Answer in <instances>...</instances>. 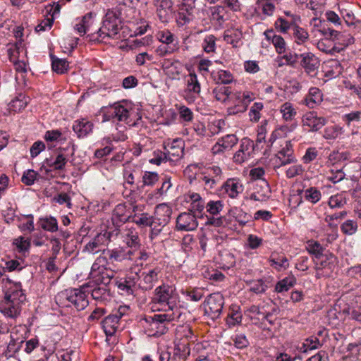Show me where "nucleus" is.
<instances>
[{"instance_id":"obj_1","label":"nucleus","mask_w":361,"mask_h":361,"mask_svg":"<svg viewBox=\"0 0 361 361\" xmlns=\"http://www.w3.org/2000/svg\"><path fill=\"white\" fill-rule=\"evenodd\" d=\"M171 214L172 211L169 207L165 204H161L156 207L154 216L143 213L140 216H133L132 221L140 226H149L151 228L150 238L153 240L169 222Z\"/></svg>"},{"instance_id":"obj_2","label":"nucleus","mask_w":361,"mask_h":361,"mask_svg":"<svg viewBox=\"0 0 361 361\" xmlns=\"http://www.w3.org/2000/svg\"><path fill=\"white\" fill-rule=\"evenodd\" d=\"M137 110L130 102H118L106 109L104 113V121L123 122L129 126H134L136 125V121L141 118Z\"/></svg>"},{"instance_id":"obj_3","label":"nucleus","mask_w":361,"mask_h":361,"mask_svg":"<svg viewBox=\"0 0 361 361\" xmlns=\"http://www.w3.org/2000/svg\"><path fill=\"white\" fill-rule=\"evenodd\" d=\"M89 290L80 288L65 290L60 293L56 298V301L61 304L69 307L73 305L78 311L84 310L89 304L87 299V293Z\"/></svg>"},{"instance_id":"obj_4","label":"nucleus","mask_w":361,"mask_h":361,"mask_svg":"<svg viewBox=\"0 0 361 361\" xmlns=\"http://www.w3.org/2000/svg\"><path fill=\"white\" fill-rule=\"evenodd\" d=\"M120 12L118 9L109 10L103 20V25L97 34L100 40L108 38H116L120 30Z\"/></svg>"},{"instance_id":"obj_5","label":"nucleus","mask_w":361,"mask_h":361,"mask_svg":"<svg viewBox=\"0 0 361 361\" xmlns=\"http://www.w3.org/2000/svg\"><path fill=\"white\" fill-rule=\"evenodd\" d=\"M224 298L220 293L210 294L204 302V314L212 319L219 318L222 312Z\"/></svg>"},{"instance_id":"obj_6","label":"nucleus","mask_w":361,"mask_h":361,"mask_svg":"<svg viewBox=\"0 0 361 361\" xmlns=\"http://www.w3.org/2000/svg\"><path fill=\"white\" fill-rule=\"evenodd\" d=\"M174 288L169 286H161L156 289L154 301L159 305L167 307L168 310H173L176 307L177 295Z\"/></svg>"},{"instance_id":"obj_7","label":"nucleus","mask_w":361,"mask_h":361,"mask_svg":"<svg viewBox=\"0 0 361 361\" xmlns=\"http://www.w3.org/2000/svg\"><path fill=\"white\" fill-rule=\"evenodd\" d=\"M114 270L99 265L97 262L92 264L90 272V281L89 286H94L96 283L108 286L114 277Z\"/></svg>"},{"instance_id":"obj_8","label":"nucleus","mask_w":361,"mask_h":361,"mask_svg":"<svg viewBox=\"0 0 361 361\" xmlns=\"http://www.w3.org/2000/svg\"><path fill=\"white\" fill-rule=\"evenodd\" d=\"M184 82L185 84V99L188 102H194L201 92V85L198 80L197 75L194 71H190L185 76Z\"/></svg>"},{"instance_id":"obj_9","label":"nucleus","mask_w":361,"mask_h":361,"mask_svg":"<svg viewBox=\"0 0 361 361\" xmlns=\"http://www.w3.org/2000/svg\"><path fill=\"white\" fill-rule=\"evenodd\" d=\"M75 151V145L70 142L66 147L59 149V152L54 159L47 160V164L55 170H62L67 163L68 157L73 156Z\"/></svg>"},{"instance_id":"obj_10","label":"nucleus","mask_w":361,"mask_h":361,"mask_svg":"<svg viewBox=\"0 0 361 361\" xmlns=\"http://www.w3.org/2000/svg\"><path fill=\"white\" fill-rule=\"evenodd\" d=\"M297 159L294 155L293 145L290 141H286L285 145L275 156V168H279L288 164H295Z\"/></svg>"},{"instance_id":"obj_11","label":"nucleus","mask_w":361,"mask_h":361,"mask_svg":"<svg viewBox=\"0 0 361 361\" xmlns=\"http://www.w3.org/2000/svg\"><path fill=\"white\" fill-rule=\"evenodd\" d=\"M194 8L195 1L193 0H185L180 4L176 17V22L179 26H183L193 19Z\"/></svg>"},{"instance_id":"obj_12","label":"nucleus","mask_w":361,"mask_h":361,"mask_svg":"<svg viewBox=\"0 0 361 361\" xmlns=\"http://www.w3.org/2000/svg\"><path fill=\"white\" fill-rule=\"evenodd\" d=\"M271 190L269 184L266 180H261L257 182L249 199L254 201L265 202L271 197Z\"/></svg>"},{"instance_id":"obj_13","label":"nucleus","mask_w":361,"mask_h":361,"mask_svg":"<svg viewBox=\"0 0 361 361\" xmlns=\"http://www.w3.org/2000/svg\"><path fill=\"white\" fill-rule=\"evenodd\" d=\"M238 142V139L234 134H228L218 140L212 147L213 154H221L233 148Z\"/></svg>"},{"instance_id":"obj_14","label":"nucleus","mask_w":361,"mask_h":361,"mask_svg":"<svg viewBox=\"0 0 361 361\" xmlns=\"http://www.w3.org/2000/svg\"><path fill=\"white\" fill-rule=\"evenodd\" d=\"M154 4L159 20L164 23L169 22L173 14L172 0H154Z\"/></svg>"},{"instance_id":"obj_15","label":"nucleus","mask_w":361,"mask_h":361,"mask_svg":"<svg viewBox=\"0 0 361 361\" xmlns=\"http://www.w3.org/2000/svg\"><path fill=\"white\" fill-rule=\"evenodd\" d=\"M302 122L304 127L309 128V131L316 132L326 125L327 120L324 117L317 116L315 112L310 111L303 116Z\"/></svg>"},{"instance_id":"obj_16","label":"nucleus","mask_w":361,"mask_h":361,"mask_svg":"<svg viewBox=\"0 0 361 361\" xmlns=\"http://www.w3.org/2000/svg\"><path fill=\"white\" fill-rule=\"evenodd\" d=\"M254 147L253 142L247 138L244 137L241 140L239 149L233 156V161L237 164H242L247 160L252 152Z\"/></svg>"},{"instance_id":"obj_17","label":"nucleus","mask_w":361,"mask_h":361,"mask_svg":"<svg viewBox=\"0 0 361 361\" xmlns=\"http://www.w3.org/2000/svg\"><path fill=\"white\" fill-rule=\"evenodd\" d=\"M198 223L195 214L191 212H183L176 219V227L179 231H193L197 227Z\"/></svg>"},{"instance_id":"obj_18","label":"nucleus","mask_w":361,"mask_h":361,"mask_svg":"<svg viewBox=\"0 0 361 361\" xmlns=\"http://www.w3.org/2000/svg\"><path fill=\"white\" fill-rule=\"evenodd\" d=\"M300 58L305 71L312 77L315 76L320 65L318 58L310 52L300 54Z\"/></svg>"},{"instance_id":"obj_19","label":"nucleus","mask_w":361,"mask_h":361,"mask_svg":"<svg viewBox=\"0 0 361 361\" xmlns=\"http://www.w3.org/2000/svg\"><path fill=\"white\" fill-rule=\"evenodd\" d=\"M243 185L238 178H228L221 186V192L231 198H236L243 191Z\"/></svg>"},{"instance_id":"obj_20","label":"nucleus","mask_w":361,"mask_h":361,"mask_svg":"<svg viewBox=\"0 0 361 361\" xmlns=\"http://www.w3.org/2000/svg\"><path fill=\"white\" fill-rule=\"evenodd\" d=\"M130 217L131 213L127 209L126 204H118L113 211L111 221L114 226L118 228L128 221Z\"/></svg>"},{"instance_id":"obj_21","label":"nucleus","mask_w":361,"mask_h":361,"mask_svg":"<svg viewBox=\"0 0 361 361\" xmlns=\"http://www.w3.org/2000/svg\"><path fill=\"white\" fill-rule=\"evenodd\" d=\"M174 319L173 314H159L149 316L145 319L149 324L152 329H157V331L162 332L165 327V322H169Z\"/></svg>"},{"instance_id":"obj_22","label":"nucleus","mask_w":361,"mask_h":361,"mask_svg":"<svg viewBox=\"0 0 361 361\" xmlns=\"http://www.w3.org/2000/svg\"><path fill=\"white\" fill-rule=\"evenodd\" d=\"M90 281L82 285V288L89 290L93 299L96 300H105L109 295V290L106 286L102 285L100 283H96L94 286H89Z\"/></svg>"},{"instance_id":"obj_23","label":"nucleus","mask_w":361,"mask_h":361,"mask_svg":"<svg viewBox=\"0 0 361 361\" xmlns=\"http://www.w3.org/2000/svg\"><path fill=\"white\" fill-rule=\"evenodd\" d=\"M139 279L140 276L137 273H130L127 275L123 281L117 282V286L121 290L132 295Z\"/></svg>"},{"instance_id":"obj_24","label":"nucleus","mask_w":361,"mask_h":361,"mask_svg":"<svg viewBox=\"0 0 361 361\" xmlns=\"http://www.w3.org/2000/svg\"><path fill=\"white\" fill-rule=\"evenodd\" d=\"M13 244L16 246V248H30L32 246L39 247V246H49L48 244L44 243V240L42 238H25L20 236L16 238L13 240Z\"/></svg>"},{"instance_id":"obj_25","label":"nucleus","mask_w":361,"mask_h":361,"mask_svg":"<svg viewBox=\"0 0 361 361\" xmlns=\"http://www.w3.org/2000/svg\"><path fill=\"white\" fill-rule=\"evenodd\" d=\"M93 123L85 118L76 120L73 125V130L78 137H84L92 132Z\"/></svg>"},{"instance_id":"obj_26","label":"nucleus","mask_w":361,"mask_h":361,"mask_svg":"<svg viewBox=\"0 0 361 361\" xmlns=\"http://www.w3.org/2000/svg\"><path fill=\"white\" fill-rule=\"evenodd\" d=\"M312 255L317 265L325 267L327 264L333 262L334 256L328 254V250H307Z\"/></svg>"},{"instance_id":"obj_27","label":"nucleus","mask_w":361,"mask_h":361,"mask_svg":"<svg viewBox=\"0 0 361 361\" xmlns=\"http://www.w3.org/2000/svg\"><path fill=\"white\" fill-rule=\"evenodd\" d=\"M266 39L271 41L276 51L279 54H282L286 51V42L284 39L274 33L273 30H267L264 32Z\"/></svg>"},{"instance_id":"obj_28","label":"nucleus","mask_w":361,"mask_h":361,"mask_svg":"<svg viewBox=\"0 0 361 361\" xmlns=\"http://www.w3.org/2000/svg\"><path fill=\"white\" fill-rule=\"evenodd\" d=\"M323 100V95L321 90L317 87H311L308 94L304 99L305 104L310 109L314 108Z\"/></svg>"},{"instance_id":"obj_29","label":"nucleus","mask_w":361,"mask_h":361,"mask_svg":"<svg viewBox=\"0 0 361 361\" xmlns=\"http://www.w3.org/2000/svg\"><path fill=\"white\" fill-rule=\"evenodd\" d=\"M243 32L238 28L228 29L224 32V40L233 47H238L241 42Z\"/></svg>"},{"instance_id":"obj_30","label":"nucleus","mask_w":361,"mask_h":361,"mask_svg":"<svg viewBox=\"0 0 361 361\" xmlns=\"http://www.w3.org/2000/svg\"><path fill=\"white\" fill-rule=\"evenodd\" d=\"M302 198L305 200L314 204L319 202L322 198L320 190L316 187H310L307 189L299 191Z\"/></svg>"},{"instance_id":"obj_31","label":"nucleus","mask_w":361,"mask_h":361,"mask_svg":"<svg viewBox=\"0 0 361 361\" xmlns=\"http://www.w3.org/2000/svg\"><path fill=\"white\" fill-rule=\"evenodd\" d=\"M118 322L117 316L113 314L106 317L102 321V327L107 337L111 336L115 334L118 328Z\"/></svg>"},{"instance_id":"obj_32","label":"nucleus","mask_w":361,"mask_h":361,"mask_svg":"<svg viewBox=\"0 0 361 361\" xmlns=\"http://www.w3.org/2000/svg\"><path fill=\"white\" fill-rule=\"evenodd\" d=\"M214 81L218 85H227L231 83L233 80V75L229 71L218 70L214 71L211 73Z\"/></svg>"},{"instance_id":"obj_33","label":"nucleus","mask_w":361,"mask_h":361,"mask_svg":"<svg viewBox=\"0 0 361 361\" xmlns=\"http://www.w3.org/2000/svg\"><path fill=\"white\" fill-rule=\"evenodd\" d=\"M217 38L212 34H206L202 40L201 47L204 52L210 54L216 52Z\"/></svg>"},{"instance_id":"obj_34","label":"nucleus","mask_w":361,"mask_h":361,"mask_svg":"<svg viewBox=\"0 0 361 361\" xmlns=\"http://www.w3.org/2000/svg\"><path fill=\"white\" fill-rule=\"evenodd\" d=\"M182 142L179 140H174L171 143L170 148L167 149L166 147H164L166 149V154L169 158V161H172L173 158L176 157V159H180L183 155V147L181 145Z\"/></svg>"},{"instance_id":"obj_35","label":"nucleus","mask_w":361,"mask_h":361,"mask_svg":"<svg viewBox=\"0 0 361 361\" xmlns=\"http://www.w3.org/2000/svg\"><path fill=\"white\" fill-rule=\"evenodd\" d=\"M158 271L154 269L150 270L147 274L142 273L143 279L139 286L143 290H150L154 286V283L157 281Z\"/></svg>"},{"instance_id":"obj_36","label":"nucleus","mask_w":361,"mask_h":361,"mask_svg":"<svg viewBox=\"0 0 361 361\" xmlns=\"http://www.w3.org/2000/svg\"><path fill=\"white\" fill-rule=\"evenodd\" d=\"M211 20L216 22L219 26L225 21L226 10L222 6H215L210 8Z\"/></svg>"},{"instance_id":"obj_37","label":"nucleus","mask_w":361,"mask_h":361,"mask_svg":"<svg viewBox=\"0 0 361 361\" xmlns=\"http://www.w3.org/2000/svg\"><path fill=\"white\" fill-rule=\"evenodd\" d=\"M298 23L289 20L285 18L283 16H280L275 21L274 26L275 28L280 32L285 34L287 33L289 30H293V27H295Z\"/></svg>"},{"instance_id":"obj_38","label":"nucleus","mask_w":361,"mask_h":361,"mask_svg":"<svg viewBox=\"0 0 361 361\" xmlns=\"http://www.w3.org/2000/svg\"><path fill=\"white\" fill-rule=\"evenodd\" d=\"M110 235L111 233L109 232L105 231L104 233H98L92 241L90 242L86 246L85 248H88V246L92 248L99 247V246H107L110 241Z\"/></svg>"},{"instance_id":"obj_39","label":"nucleus","mask_w":361,"mask_h":361,"mask_svg":"<svg viewBox=\"0 0 361 361\" xmlns=\"http://www.w3.org/2000/svg\"><path fill=\"white\" fill-rule=\"evenodd\" d=\"M37 225L44 231L50 232H54L58 230L57 221L52 216L40 218L37 221Z\"/></svg>"},{"instance_id":"obj_40","label":"nucleus","mask_w":361,"mask_h":361,"mask_svg":"<svg viewBox=\"0 0 361 361\" xmlns=\"http://www.w3.org/2000/svg\"><path fill=\"white\" fill-rule=\"evenodd\" d=\"M231 93V88L218 85L212 90V94L217 101L226 102Z\"/></svg>"},{"instance_id":"obj_41","label":"nucleus","mask_w":361,"mask_h":361,"mask_svg":"<svg viewBox=\"0 0 361 361\" xmlns=\"http://www.w3.org/2000/svg\"><path fill=\"white\" fill-rule=\"evenodd\" d=\"M51 67L54 72L59 74H63L68 68V62L66 59H59L55 56L51 55Z\"/></svg>"},{"instance_id":"obj_42","label":"nucleus","mask_w":361,"mask_h":361,"mask_svg":"<svg viewBox=\"0 0 361 361\" xmlns=\"http://www.w3.org/2000/svg\"><path fill=\"white\" fill-rule=\"evenodd\" d=\"M293 37L298 44H305L309 39V34L305 29L300 27L298 24L293 27Z\"/></svg>"},{"instance_id":"obj_43","label":"nucleus","mask_w":361,"mask_h":361,"mask_svg":"<svg viewBox=\"0 0 361 361\" xmlns=\"http://www.w3.org/2000/svg\"><path fill=\"white\" fill-rule=\"evenodd\" d=\"M280 111L282 114L283 118L286 121H290L293 120L297 114L293 105L290 102H285L283 104L280 108Z\"/></svg>"},{"instance_id":"obj_44","label":"nucleus","mask_w":361,"mask_h":361,"mask_svg":"<svg viewBox=\"0 0 361 361\" xmlns=\"http://www.w3.org/2000/svg\"><path fill=\"white\" fill-rule=\"evenodd\" d=\"M226 122L224 119H216L209 123L207 130L209 137L214 136L222 132L225 128Z\"/></svg>"},{"instance_id":"obj_45","label":"nucleus","mask_w":361,"mask_h":361,"mask_svg":"<svg viewBox=\"0 0 361 361\" xmlns=\"http://www.w3.org/2000/svg\"><path fill=\"white\" fill-rule=\"evenodd\" d=\"M231 212L235 221L241 226H245L252 219V216L250 214L245 212L240 208L235 207L231 210Z\"/></svg>"},{"instance_id":"obj_46","label":"nucleus","mask_w":361,"mask_h":361,"mask_svg":"<svg viewBox=\"0 0 361 361\" xmlns=\"http://www.w3.org/2000/svg\"><path fill=\"white\" fill-rule=\"evenodd\" d=\"M347 203L345 197L343 194H336L329 197L328 204L331 209L343 208Z\"/></svg>"},{"instance_id":"obj_47","label":"nucleus","mask_w":361,"mask_h":361,"mask_svg":"<svg viewBox=\"0 0 361 361\" xmlns=\"http://www.w3.org/2000/svg\"><path fill=\"white\" fill-rule=\"evenodd\" d=\"M343 133V128L337 125L326 127L324 130L323 137L326 140H334Z\"/></svg>"},{"instance_id":"obj_48","label":"nucleus","mask_w":361,"mask_h":361,"mask_svg":"<svg viewBox=\"0 0 361 361\" xmlns=\"http://www.w3.org/2000/svg\"><path fill=\"white\" fill-rule=\"evenodd\" d=\"M295 283V279L293 276L286 277L276 283L275 290L278 293L287 291L290 287L293 286Z\"/></svg>"},{"instance_id":"obj_49","label":"nucleus","mask_w":361,"mask_h":361,"mask_svg":"<svg viewBox=\"0 0 361 361\" xmlns=\"http://www.w3.org/2000/svg\"><path fill=\"white\" fill-rule=\"evenodd\" d=\"M224 204L221 200L208 202L206 205L207 212L212 216L218 215L224 208Z\"/></svg>"},{"instance_id":"obj_50","label":"nucleus","mask_w":361,"mask_h":361,"mask_svg":"<svg viewBox=\"0 0 361 361\" xmlns=\"http://www.w3.org/2000/svg\"><path fill=\"white\" fill-rule=\"evenodd\" d=\"M329 70L326 71V75L336 78L341 75L343 71V68L338 60H331L329 62Z\"/></svg>"},{"instance_id":"obj_51","label":"nucleus","mask_w":361,"mask_h":361,"mask_svg":"<svg viewBox=\"0 0 361 361\" xmlns=\"http://www.w3.org/2000/svg\"><path fill=\"white\" fill-rule=\"evenodd\" d=\"M264 104L262 102H255L251 106L249 111L250 120L252 122H257L260 117V111L263 109Z\"/></svg>"},{"instance_id":"obj_52","label":"nucleus","mask_w":361,"mask_h":361,"mask_svg":"<svg viewBox=\"0 0 361 361\" xmlns=\"http://www.w3.org/2000/svg\"><path fill=\"white\" fill-rule=\"evenodd\" d=\"M187 350L186 345H177L175 346L173 352V355H171V361H180L182 359H185L186 355L190 353L189 350L185 352Z\"/></svg>"},{"instance_id":"obj_53","label":"nucleus","mask_w":361,"mask_h":361,"mask_svg":"<svg viewBox=\"0 0 361 361\" xmlns=\"http://www.w3.org/2000/svg\"><path fill=\"white\" fill-rule=\"evenodd\" d=\"M142 185L141 188L145 186H152L159 180V175L156 172L145 171L142 175Z\"/></svg>"},{"instance_id":"obj_54","label":"nucleus","mask_w":361,"mask_h":361,"mask_svg":"<svg viewBox=\"0 0 361 361\" xmlns=\"http://www.w3.org/2000/svg\"><path fill=\"white\" fill-rule=\"evenodd\" d=\"M27 104V98L23 94H20L15 99H13L11 103V108L15 111H20L25 109Z\"/></svg>"},{"instance_id":"obj_55","label":"nucleus","mask_w":361,"mask_h":361,"mask_svg":"<svg viewBox=\"0 0 361 361\" xmlns=\"http://www.w3.org/2000/svg\"><path fill=\"white\" fill-rule=\"evenodd\" d=\"M347 215L346 211H341L331 214H327L325 217V221L331 226H336L337 223L344 219Z\"/></svg>"},{"instance_id":"obj_56","label":"nucleus","mask_w":361,"mask_h":361,"mask_svg":"<svg viewBox=\"0 0 361 361\" xmlns=\"http://www.w3.org/2000/svg\"><path fill=\"white\" fill-rule=\"evenodd\" d=\"M320 345L319 339L317 337H311L305 340L302 343L300 350L306 353L308 350H315Z\"/></svg>"},{"instance_id":"obj_57","label":"nucleus","mask_w":361,"mask_h":361,"mask_svg":"<svg viewBox=\"0 0 361 361\" xmlns=\"http://www.w3.org/2000/svg\"><path fill=\"white\" fill-rule=\"evenodd\" d=\"M157 37L162 44L176 45L173 44L175 40L174 35L169 30L159 31L157 35Z\"/></svg>"},{"instance_id":"obj_58","label":"nucleus","mask_w":361,"mask_h":361,"mask_svg":"<svg viewBox=\"0 0 361 361\" xmlns=\"http://www.w3.org/2000/svg\"><path fill=\"white\" fill-rule=\"evenodd\" d=\"M177 49L176 45L161 44L155 49L156 54L164 57L173 54Z\"/></svg>"},{"instance_id":"obj_59","label":"nucleus","mask_w":361,"mask_h":361,"mask_svg":"<svg viewBox=\"0 0 361 361\" xmlns=\"http://www.w3.org/2000/svg\"><path fill=\"white\" fill-rule=\"evenodd\" d=\"M345 174L341 169L330 170L326 175V179L333 183H337L345 178Z\"/></svg>"},{"instance_id":"obj_60","label":"nucleus","mask_w":361,"mask_h":361,"mask_svg":"<svg viewBox=\"0 0 361 361\" xmlns=\"http://www.w3.org/2000/svg\"><path fill=\"white\" fill-rule=\"evenodd\" d=\"M152 156L153 157L149 159V163L152 164L159 166L162 163L169 161V158L166 152H163L161 151L157 150L153 152Z\"/></svg>"},{"instance_id":"obj_61","label":"nucleus","mask_w":361,"mask_h":361,"mask_svg":"<svg viewBox=\"0 0 361 361\" xmlns=\"http://www.w3.org/2000/svg\"><path fill=\"white\" fill-rule=\"evenodd\" d=\"M341 231L347 235H353L357 230V224L354 220H347L341 225Z\"/></svg>"},{"instance_id":"obj_62","label":"nucleus","mask_w":361,"mask_h":361,"mask_svg":"<svg viewBox=\"0 0 361 361\" xmlns=\"http://www.w3.org/2000/svg\"><path fill=\"white\" fill-rule=\"evenodd\" d=\"M303 172L304 169L301 164H294L286 171V176L288 178H293L298 176H301Z\"/></svg>"},{"instance_id":"obj_63","label":"nucleus","mask_w":361,"mask_h":361,"mask_svg":"<svg viewBox=\"0 0 361 361\" xmlns=\"http://www.w3.org/2000/svg\"><path fill=\"white\" fill-rule=\"evenodd\" d=\"M236 101H239L247 108L250 103L255 99L254 94L250 92H238L236 96Z\"/></svg>"},{"instance_id":"obj_64","label":"nucleus","mask_w":361,"mask_h":361,"mask_svg":"<svg viewBox=\"0 0 361 361\" xmlns=\"http://www.w3.org/2000/svg\"><path fill=\"white\" fill-rule=\"evenodd\" d=\"M52 201L59 203V204H66L68 208H71V198L66 192H61L55 195L52 198Z\"/></svg>"}]
</instances>
